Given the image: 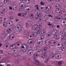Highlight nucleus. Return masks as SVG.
I'll return each mask as SVG.
<instances>
[{
  "instance_id": "nucleus-4",
  "label": "nucleus",
  "mask_w": 66,
  "mask_h": 66,
  "mask_svg": "<svg viewBox=\"0 0 66 66\" xmlns=\"http://www.w3.org/2000/svg\"><path fill=\"white\" fill-rule=\"evenodd\" d=\"M61 57V55L59 54H56L55 56V57L57 59H60Z\"/></svg>"
},
{
  "instance_id": "nucleus-14",
  "label": "nucleus",
  "mask_w": 66,
  "mask_h": 66,
  "mask_svg": "<svg viewBox=\"0 0 66 66\" xmlns=\"http://www.w3.org/2000/svg\"><path fill=\"white\" fill-rule=\"evenodd\" d=\"M20 6L22 7H24L26 6V4L23 2L20 3Z\"/></svg>"
},
{
  "instance_id": "nucleus-28",
  "label": "nucleus",
  "mask_w": 66,
  "mask_h": 66,
  "mask_svg": "<svg viewBox=\"0 0 66 66\" xmlns=\"http://www.w3.org/2000/svg\"><path fill=\"white\" fill-rule=\"evenodd\" d=\"M7 33H11L12 32V30L10 28L7 29Z\"/></svg>"
},
{
  "instance_id": "nucleus-7",
  "label": "nucleus",
  "mask_w": 66,
  "mask_h": 66,
  "mask_svg": "<svg viewBox=\"0 0 66 66\" xmlns=\"http://www.w3.org/2000/svg\"><path fill=\"white\" fill-rule=\"evenodd\" d=\"M31 9V7L29 6H27L24 8V11L25 12H27L28 11H29Z\"/></svg>"
},
{
  "instance_id": "nucleus-1",
  "label": "nucleus",
  "mask_w": 66,
  "mask_h": 66,
  "mask_svg": "<svg viewBox=\"0 0 66 66\" xmlns=\"http://www.w3.org/2000/svg\"><path fill=\"white\" fill-rule=\"evenodd\" d=\"M35 62L34 64L35 65L37 66H44V65L43 64L40 63L39 62V61L37 60H35Z\"/></svg>"
},
{
  "instance_id": "nucleus-55",
  "label": "nucleus",
  "mask_w": 66,
  "mask_h": 66,
  "mask_svg": "<svg viewBox=\"0 0 66 66\" xmlns=\"http://www.w3.org/2000/svg\"><path fill=\"white\" fill-rule=\"evenodd\" d=\"M61 5L59 4V5H58L57 8H58V9H59V8H61Z\"/></svg>"
},
{
  "instance_id": "nucleus-59",
  "label": "nucleus",
  "mask_w": 66,
  "mask_h": 66,
  "mask_svg": "<svg viewBox=\"0 0 66 66\" xmlns=\"http://www.w3.org/2000/svg\"><path fill=\"white\" fill-rule=\"evenodd\" d=\"M0 53L1 54L3 53V52L2 50H1L0 51Z\"/></svg>"
},
{
  "instance_id": "nucleus-5",
  "label": "nucleus",
  "mask_w": 66,
  "mask_h": 66,
  "mask_svg": "<svg viewBox=\"0 0 66 66\" xmlns=\"http://www.w3.org/2000/svg\"><path fill=\"white\" fill-rule=\"evenodd\" d=\"M61 35H62L63 37L64 38H66V34L65 32L63 31H61L60 32Z\"/></svg>"
},
{
  "instance_id": "nucleus-60",
  "label": "nucleus",
  "mask_w": 66,
  "mask_h": 66,
  "mask_svg": "<svg viewBox=\"0 0 66 66\" xmlns=\"http://www.w3.org/2000/svg\"><path fill=\"white\" fill-rule=\"evenodd\" d=\"M6 61L7 62V63H9L10 62V60L6 59Z\"/></svg>"
},
{
  "instance_id": "nucleus-33",
  "label": "nucleus",
  "mask_w": 66,
  "mask_h": 66,
  "mask_svg": "<svg viewBox=\"0 0 66 66\" xmlns=\"http://www.w3.org/2000/svg\"><path fill=\"white\" fill-rule=\"evenodd\" d=\"M3 26L5 28H6V27H7V25L6 23V22H4L3 23Z\"/></svg>"
},
{
  "instance_id": "nucleus-19",
  "label": "nucleus",
  "mask_w": 66,
  "mask_h": 66,
  "mask_svg": "<svg viewBox=\"0 0 66 66\" xmlns=\"http://www.w3.org/2000/svg\"><path fill=\"white\" fill-rule=\"evenodd\" d=\"M45 31H43L42 32L40 31V32H39V34L40 36H42L43 35H44L45 34Z\"/></svg>"
},
{
  "instance_id": "nucleus-41",
  "label": "nucleus",
  "mask_w": 66,
  "mask_h": 66,
  "mask_svg": "<svg viewBox=\"0 0 66 66\" xmlns=\"http://www.w3.org/2000/svg\"><path fill=\"white\" fill-rule=\"evenodd\" d=\"M22 45V43L21 42H19L18 43L17 45L18 46H19V45Z\"/></svg>"
},
{
  "instance_id": "nucleus-10",
  "label": "nucleus",
  "mask_w": 66,
  "mask_h": 66,
  "mask_svg": "<svg viewBox=\"0 0 66 66\" xmlns=\"http://www.w3.org/2000/svg\"><path fill=\"white\" fill-rule=\"evenodd\" d=\"M14 34H11L9 35V39L11 40L13 39L14 38Z\"/></svg>"
},
{
  "instance_id": "nucleus-50",
  "label": "nucleus",
  "mask_w": 66,
  "mask_h": 66,
  "mask_svg": "<svg viewBox=\"0 0 66 66\" xmlns=\"http://www.w3.org/2000/svg\"><path fill=\"white\" fill-rule=\"evenodd\" d=\"M32 48V46L30 45H28L27 46V49L28 48Z\"/></svg>"
},
{
  "instance_id": "nucleus-20",
  "label": "nucleus",
  "mask_w": 66,
  "mask_h": 66,
  "mask_svg": "<svg viewBox=\"0 0 66 66\" xmlns=\"http://www.w3.org/2000/svg\"><path fill=\"white\" fill-rule=\"evenodd\" d=\"M62 18H63V17H62V16L61 15H58L57 16V17H56V18L57 20H60L61 19H62Z\"/></svg>"
},
{
  "instance_id": "nucleus-32",
  "label": "nucleus",
  "mask_w": 66,
  "mask_h": 66,
  "mask_svg": "<svg viewBox=\"0 0 66 66\" xmlns=\"http://www.w3.org/2000/svg\"><path fill=\"white\" fill-rule=\"evenodd\" d=\"M12 7L14 8V9H16V7H17V6L14 4H12Z\"/></svg>"
},
{
  "instance_id": "nucleus-51",
  "label": "nucleus",
  "mask_w": 66,
  "mask_h": 66,
  "mask_svg": "<svg viewBox=\"0 0 66 66\" xmlns=\"http://www.w3.org/2000/svg\"><path fill=\"white\" fill-rule=\"evenodd\" d=\"M51 35H50V32H48V33L47 34V36H50Z\"/></svg>"
},
{
  "instance_id": "nucleus-62",
  "label": "nucleus",
  "mask_w": 66,
  "mask_h": 66,
  "mask_svg": "<svg viewBox=\"0 0 66 66\" xmlns=\"http://www.w3.org/2000/svg\"><path fill=\"white\" fill-rule=\"evenodd\" d=\"M47 66H51V65H50V63H47Z\"/></svg>"
},
{
  "instance_id": "nucleus-24",
  "label": "nucleus",
  "mask_w": 66,
  "mask_h": 66,
  "mask_svg": "<svg viewBox=\"0 0 66 66\" xmlns=\"http://www.w3.org/2000/svg\"><path fill=\"white\" fill-rule=\"evenodd\" d=\"M37 53H39V54L40 55L42 54V50H39L37 52Z\"/></svg>"
},
{
  "instance_id": "nucleus-63",
  "label": "nucleus",
  "mask_w": 66,
  "mask_h": 66,
  "mask_svg": "<svg viewBox=\"0 0 66 66\" xmlns=\"http://www.w3.org/2000/svg\"><path fill=\"white\" fill-rule=\"evenodd\" d=\"M65 12H66L64 10H63L62 11V13H63V14H64V13H65Z\"/></svg>"
},
{
  "instance_id": "nucleus-3",
  "label": "nucleus",
  "mask_w": 66,
  "mask_h": 66,
  "mask_svg": "<svg viewBox=\"0 0 66 66\" xmlns=\"http://www.w3.org/2000/svg\"><path fill=\"white\" fill-rule=\"evenodd\" d=\"M38 26L37 27H36L35 26V25L34 26L33 28H32V29L33 30H34V31H36L38 29H40V23H39L38 24Z\"/></svg>"
},
{
  "instance_id": "nucleus-8",
  "label": "nucleus",
  "mask_w": 66,
  "mask_h": 66,
  "mask_svg": "<svg viewBox=\"0 0 66 66\" xmlns=\"http://www.w3.org/2000/svg\"><path fill=\"white\" fill-rule=\"evenodd\" d=\"M27 53L29 56H31L32 55V51L31 50H28V51Z\"/></svg>"
},
{
  "instance_id": "nucleus-48",
  "label": "nucleus",
  "mask_w": 66,
  "mask_h": 66,
  "mask_svg": "<svg viewBox=\"0 0 66 66\" xmlns=\"http://www.w3.org/2000/svg\"><path fill=\"white\" fill-rule=\"evenodd\" d=\"M17 29H18V28H20V27H21V26L19 24H18L17 25Z\"/></svg>"
},
{
  "instance_id": "nucleus-35",
  "label": "nucleus",
  "mask_w": 66,
  "mask_h": 66,
  "mask_svg": "<svg viewBox=\"0 0 66 66\" xmlns=\"http://www.w3.org/2000/svg\"><path fill=\"white\" fill-rule=\"evenodd\" d=\"M48 61H49V59H46L44 61V62L45 63H48Z\"/></svg>"
},
{
  "instance_id": "nucleus-22",
  "label": "nucleus",
  "mask_w": 66,
  "mask_h": 66,
  "mask_svg": "<svg viewBox=\"0 0 66 66\" xmlns=\"http://www.w3.org/2000/svg\"><path fill=\"white\" fill-rule=\"evenodd\" d=\"M38 43L39 45H43V42H42V40H40L38 42Z\"/></svg>"
},
{
  "instance_id": "nucleus-37",
  "label": "nucleus",
  "mask_w": 66,
  "mask_h": 66,
  "mask_svg": "<svg viewBox=\"0 0 66 66\" xmlns=\"http://www.w3.org/2000/svg\"><path fill=\"white\" fill-rule=\"evenodd\" d=\"M33 56L35 57H37L38 56V55H37V54L35 53L33 55Z\"/></svg>"
},
{
  "instance_id": "nucleus-26",
  "label": "nucleus",
  "mask_w": 66,
  "mask_h": 66,
  "mask_svg": "<svg viewBox=\"0 0 66 66\" xmlns=\"http://www.w3.org/2000/svg\"><path fill=\"white\" fill-rule=\"evenodd\" d=\"M41 56L43 58H45L47 57V54H42L41 55Z\"/></svg>"
},
{
  "instance_id": "nucleus-38",
  "label": "nucleus",
  "mask_w": 66,
  "mask_h": 66,
  "mask_svg": "<svg viewBox=\"0 0 66 66\" xmlns=\"http://www.w3.org/2000/svg\"><path fill=\"white\" fill-rule=\"evenodd\" d=\"M9 18L10 19H11V20H12V19H13L14 18V17L12 16H9Z\"/></svg>"
},
{
  "instance_id": "nucleus-61",
  "label": "nucleus",
  "mask_w": 66,
  "mask_h": 66,
  "mask_svg": "<svg viewBox=\"0 0 66 66\" xmlns=\"http://www.w3.org/2000/svg\"><path fill=\"white\" fill-rule=\"evenodd\" d=\"M6 59H4L2 60V61L3 62H5L6 61Z\"/></svg>"
},
{
  "instance_id": "nucleus-16",
  "label": "nucleus",
  "mask_w": 66,
  "mask_h": 66,
  "mask_svg": "<svg viewBox=\"0 0 66 66\" xmlns=\"http://www.w3.org/2000/svg\"><path fill=\"white\" fill-rule=\"evenodd\" d=\"M54 38L55 39H59L60 38V36L58 35H55L54 36Z\"/></svg>"
},
{
  "instance_id": "nucleus-36",
  "label": "nucleus",
  "mask_w": 66,
  "mask_h": 66,
  "mask_svg": "<svg viewBox=\"0 0 66 66\" xmlns=\"http://www.w3.org/2000/svg\"><path fill=\"white\" fill-rule=\"evenodd\" d=\"M35 15H38V14H40V12L39 13V11H38V12L37 11H35Z\"/></svg>"
},
{
  "instance_id": "nucleus-15",
  "label": "nucleus",
  "mask_w": 66,
  "mask_h": 66,
  "mask_svg": "<svg viewBox=\"0 0 66 66\" xmlns=\"http://www.w3.org/2000/svg\"><path fill=\"white\" fill-rule=\"evenodd\" d=\"M65 20V19H63L61 21V22H62L63 23V24H62V26H64L66 25V21Z\"/></svg>"
},
{
  "instance_id": "nucleus-52",
  "label": "nucleus",
  "mask_w": 66,
  "mask_h": 66,
  "mask_svg": "<svg viewBox=\"0 0 66 66\" xmlns=\"http://www.w3.org/2000/svg\"><path fill=\"white\" fill-rule=\"evenodd\" d=\"M22 14L21 13H19L18 14V16H21V15H22Z\"/></svg>"
},
{
  "instance_id": "nucleus-21",
  "label": "nucleus",
  "mask_w": 66,
  "mask_h": 66,
  "mask_svg": "<svg viewBox=\"0 0 66 66\" xmlns=\"http://www.w3.org/2000/svg\"><path fill=\"white\" fill-rule=\"evenodd\" d=\"M32 35L33 37H36L37 36V33L36 32H32Z\"/></svg>"
},
{
  "instance_id": "nucleus-47",
  "label": "nucleus",
  "mask_w": 66,
  "mask_h": 66,
  "mask_svg": "<svg viewBox=\"0 0 66 66\" xmlns=\"http://www.w3.org/2000/svg\"><path fill=\"white\" fill-rule=\"evenodd\" d=\"M45 38V37L44 36H42L41 37H40V38L41 39H44Z\"/></svg>"
},
{
  "instance_id": "nucleus-18",
  "label": "nucleus",
  "mask_w": 66,
  "mask_h": 66,
  "mask_svg": "<svg viewBox=\"0 0 66 66\" xmlns=\"http://www.w3.org/2000/svg\"><path fill=\"white\" fill-rule=\"evenodd\" d=\"M50 43H51V40L49 39H48L46 41L45 44L46 45H49Z\"/></svg>"
},
{
  "instance_id": "nucleus-30",
  "label": "nucleus",
  "mask_w": 66,
  "mask_h": 66,
  "mask_svg": "<svg viewBox=\"0 0 66 66\" xmlns=\"http://www.w3.org/2000/svg\"><path fill=\"white\" fill-rule=\"evenodd\" d=\"M2 36L3 39H4L5 37V34H3L2 35Z\"/></svg>"
},
{
  "instance_id": "nucleus-39",
  "label": "nucleus",
  "mask_w": 66,
  "mask_h": 66,
  "mask_svg": "<svg viewBox=\"0 0 66 66\" xmlns=\"http://www.w3.org/2000/svg\"><path fill=\"white\" fill-rule=\"evenodd\" d=\"M9 1V0H4V3H6L8 2Z\"/></svg>"
},
{
  "instance_id": "nucleus-57",
  "label": "nucleus",
  "mask_w": 66,
  "mask_h": 66,
  "mask_svg": "<svg viewBox=\"0 0 66 66\" xmlns=\"http://www.w3.org/2000/svg\"><path fill=\"white\" fill-rule=\"evenodd\" d=\"M40 4H41V5H44V3L43 2H41L40 3Z\"/></svg>"
},
{
  "instance_id": "nucleus-56",
  "label": "nucleus",
  "mask_w": 66,
  "mask_h": 66,
  "mask_svg": "<svg viewBox=\"0 0 66 66\" xmlns=\"http://www.w3.org/2000/svg\"><path fill=\"white\" fill-rule=\"evenodd\" d=\"M59 4H56L55 5V7H56L57 8V7H58V6H59Z\"/></svg>"
},
{
  "instance_id": "nucleus-6",
  "label": "nucleus",
  "mask_w": 66,
  "mask_h": 66,
  "mask_svg": "<svg viewBox=\"0 0 66 66\" xmlns=\"http://www.w3.org/2000/svg\"><path fill=\"white\" fill-rule=\"evenodd\" d=\"M48 48L46 47H44L43 49V52L44 54H46L47 53Z\"/></svg>"
},
{
  "instance_id": "nucleus-34",
  "label": "nucleus",
  "mask_w": 66,
  "mask_h": 66,
  "mask_svg": "<svg viewBox=\"0 0 66 66\" xmlns=\"http://www.w3.org/2000/svg\"><path fill=\"white\" fill-rule=\"evenodd\" d=\"M28 48H25L23 50V48H21V49L22 50V51L24 52H26L27 51V50Z\"/></svg>"
},
{
  "instance_id": "nucleus-46",
  "label": "nucleus",
  "mask_w": 66,
  "mask_h": 66,
  "mask_svg": "<svg viewBox=\"0 0 66 66\" xmlns=\"http://www.w3.org/2000/svg\"><path fill=\"white\" fill-rule=\"evenodd\" d=\"M6 24H7V25H10V22L9 21H7V22H6Z\"/></svg>"
},
{
  "instance_id": "nucleus-43",
  "label": "nucleus",
  "mask_w": 66,
  "mask_h": 66,
  "mask_svg": "<svg viewBox=\"0 0 66 66\" xmlns=\"http://www.w3.org/2000/svg\"><path fill=\"white\" fill-rule=\"evenodd\" d=\"M28 1L29 2L28 3H29L31 1V0H25V2H27Z\"/></svg>"
},
{
  "instance_id": "nucleus-23",
  "label": "nucleus",
  "mask_w": 66,
  "mask_h": 66,
  "mask_svg": "<svg viewBox=\"0 0 66 66\" xmlns=\"http://www.w3.org/2000/svg\"><path fill=\"white\" fill-rule=\"evenodd\" d=\"M29 13L28 12H27L25 13V14H22V16L23 17H27V16L28 15V14H29Z\"/></svg>"
},
{
  "instance_id": "nucleus-54",
  "label": "nucleus",
  "mask_w": 66,
  "mask_h": 66,
  "mask_svg": "<svg viewBox=\"0 0 66 66\" xmlns=\"http://www.w3.org/2000/svg\"><path fill=\"white\" fill-rule=\"evenodd\" d=\"M3 14V13L2 12L0 11V16L1 15V16H2V14Z\"/></svg>"
},
{
  "instance_id": "nucleus-31",
  "label": "nucleus",
  "mask_w": 66,
  "mask_h": 66,
  "mask_svg": "<svg viewBox=\"0 0 66 66\" xmlns=\"http://www.w3.org/2000/svg\"><path fill=\"white\" fill-rule=\"evenodd\" d=\"M65 49H61V52L62 53H64L65 52Z\"/></svg>"
},
{
  "instance_id": "nucleus-64",
  "label": "nucleus",
  "mask_w": 66,
  "mask_h": 66,
  "mask_svg": "<svg viewBox=\"0 0 66 66\" xmlns=\"http://www.w3.org/2000/svg\"><path fill=\"white\" fill-rule=\"evenodd\" d=\"M57 46L58 47V48H60V47L59 46H60V45L59 44H57Z\"/></svg>"
},
{
  "instance_id": "nucleus-58",
  "label": "nucleus",
  "mask_w": 66,
  "mask_h": 66,
  "mask_svg": "<svg viewBox=\"0 0 66 66\" xmlns=\"http://www.w3.org/2000/svg\"><path fill=\"white\" fill-rule=\"evenodd\" d=\"M2 18H0V23H1L2 22Z\"/></svg>"
},
{
  "instance_id": "nucleus-13",
  "label": "nucleus",
  "mask_w": 66,
  "mask_h": 66,
  "mask_svg": "<svg viewBox=\"0 0 66 66\" xmlns=\"http://www.w3.org/2000/svg\"><path fill=\"white\" fill-rule=\"evenodd\" d=\"M28 48V46L26 44H23L22 45V46H21L22 49L23 48L24 49L25 48Z\"/></svg>"
},
{
  "instance_id": "nucleus-27",
  "label": "nucleus",
  "mask_w": 66,
  "mask_h": 66,
  "mask_svg": "<svg viewBox=\"0 0 66 66\" xmlns=\"http://www.w3.org/2000/svg\"><path fill=\"white\" fill-rule=\"evenodd\" d=\"M57 31L56 30L54 31H53L52 32V34H54V35H55L56 34V33H57Z\"/></svg>"
},
{
  "instance_id": "nucleus-2",
  "label": "nucleus",
  "mask_w": 66,
  "mask_h": 66,
  "mask_svg": "<svg viewBox=\"0 0 66 66\" xmlns=\"http://www.w3.org/2000/svg\"><path fill=\"white\" fill-rule=\"evenodd\" d=\"M51 8H52V7L50 5L48 6L46 8L47 11L46 13H47V14L50 13V12H51L50 10H51Z\"/></svg>"
},
{
  "instance_id": "nucleus-40",
  "label": "nucleus",
  "mask_w": 66,
  "mask_h": 66,
  "mask_svg": "<svg viewBox=\"0 0 66 66\" xmlns=\"http://www.w3.org/2000/svg\"><path fill=\"white\" fill-rule=\"evenodd\" d=\"M10 23V24H9V25H10V26H12L13 25V22L11 21Z\"/></svg>"
},
{
  "instance_id": "nucleus-53",
  "label": "nucleus",
  "mask_w": 66,
  "mask_h": 66,
  "mask_svg": "<svg viewBox=\"0 0 66 66\" xmlns=\"http://www.w3.org/2000/svg\"><path fill=\"white\" fill-rule=\"evenodd\" d=\"M3 4L2 3H0V7H2L3 6Z\"/></svg>"
},
{
  "instance_id": "nucleus-11",
  "label": "nucleus",
  "mask_w": 66,
  "mask_h": 66,
  "mask_svg": "<svg viewBox=\"0 0 66 66\" xmlns=\"http://www.w3.org/2000/svg\"><path fill=\"white\" fill-rule=\"evenodd\" d=\"M16 45L15 44H12L10 46V49L11 50H12L15 48Z\"/></svg>"
},
{
  "instance_id": "nucleus-29",
  "label": "nucleus",
  "mask_w": 66,
  "mask_h": 66,
  "mask_svg": "<svg viewBox=\"0 0 66 66\" xmlns=\"http://www.w3.org/2000/svg\"><path fill=\"white\" fill-rule=\"evenodd\" d=\"M55 27V26L52 24V25L51 26V27H50V29H54Z\"/></svg>"
},
{
  "instance_id": "nucleus-17",
  "label": "nucleus",
  "mask_w": 66,
  "mask_h": 66,
  "mask_svg": "<svg viewBox=\"0 0 66 66\" xmlns=\"http://www.w3.org/2000/svg\"><path fill=\"white\" fill-rule=\"evenodd\" d=\"M35 16L36 19H39L41 17V14L39 13L37 15H36Z\"/></svg>"
},
{
  "instance_id": "nucleus-9",
  "label": "nucleus",
  "mask_w": 66,
  "mask_h": 66,
  "mask_svg": "<svg viewBox=\"0 0 66 66\" xmlns=\"http://www.w3.org/2000/svg\"><path fill=\"white\" fill-rule=\"evenodd\" d=\"M56 12L59 15L60 14H61V10L59 8H57L56 9Z\"/></svg>"
},
{
  "instance_id": "nucleus-42",
  "label": "nucleus",
  "mask_w": 66,
  "mask_h": 66,
  "mask_svg": "<svg viewBox=\"0 0 66 66\" xmlns=\"http://www.w3.org/2000/svg\"><path fill=\"white\" fill-rule=\"evenodd\" d=\"M22 10V7L21 8H19L18 10V11L19 12H20V11H21Z\"/></svg>"
},
{
  "instance_id": "nucleus-49",
  "label": "nucleus",
  "mask_w": 66,
  "mask_h": 66,
  "mask_svg": "<svg viewBox=\"0 0 66 66\" xmlns=\"http://www.w3.org/2000/svg\"><path fill=\"white\" fill-rule=\"evenodd\" d=\"M60 2L62 4L63 3H64V0H61L60 1Z\"/></svg>"
},
{
  "instance_id": "nucleus-25",
  "label": "nucleus",
  "mask_w": 66,
  "mask_h": 66,
  "mask_svg": "<svg viewBox=\"0 0 66 66\" xmlns=\"http://www.w3.org/2000/svg\"><path fill=\"white\" fill-rule=\"evenodd\" d=\"M62 61H59L58 62L57 65L59 66H62Z\"/></svg>"
},
{
  "instance_id": "nucleus-45",
  "label": "nucleus",
  "mask_w": 66,
  "mask_h": 66,
  "mask_svg": "<svg viewBox=\"0 0 66 66\" xmlns=\"http://www.w3.org/2000/svg\"><path fill=\"white\" fill-rule=\"evenodd\" d=\"M29 23H26V28H28L29 27Z\"/></svg>"
},
{
  "instance_id": "nucleus-44",
  "label": "nucleus",
  "mask_w": 66,
  "mask_h": 66,
  "mask_svg": "<svg viewBox=\"0 0 66 66\" xmlns=\"http://www.w3.org/2000/svg\"><path fill=\"white\" fill-rule=\"evenodd\" d=\"M3 7L4 9V11H6V10H7V7H6L4 6Z\"/></svg>"
},
{
  "instance_id": "nucleus-12",
  "label": "nucleus",
  "mask_w": 66,
  "mask_h": 66,
  "mask_svg": "<svg viewBox=\"0 0 66 66\" xmlns=\"http://www.w3.org/2000/svg\"><path fill=\"white\" fill-rule=\"evenodd\" d=\"M49 56L51 58H53L54 56V54L52 52H51L49 54Z\"/></svg>"
}]
</instances>
